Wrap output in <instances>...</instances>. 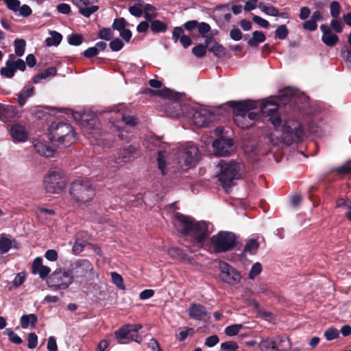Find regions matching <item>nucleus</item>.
Masks as SVG:
<instances>
[{"label": "nucleus", "mask_w": 351, "mask_h": 351, "mask_svg": "<svg viewBox=\"0 0 351 351\" xmlns=\"http://www.w3.org/2000/svg\"><path fill=\"white\" fill-rule=\"evenodd\" d=\"M218 171L217 176H237L241 175L245 171V165L241 162L234 160L226 162L221 160L216 166Z\"/></svg>", "instance_id": "1a4fd4ad"}, {"label": "nucleus", "mask_w": 351, "mask_h": 351, "mask_svg": "<svg viewBox=\"0 0 351 351\" xmlns=\"http://www.w3.org/2000/svg\"><path fill=\"white\" fill-rule=\"evenodd\" d=\"M19 15L23 16L25 17H27L30 16L32 13V10L31 8L27 5H23L22 6H19V10H18Z\"/></svg>", "instance_id": "338daca9"}, {"label": "nucleus", "mask_w": 351, "mask_h": 351, "mask_svg": "<svg viewBox=\"0 0 351 351\" xmlns=\"http://www.w3.org/2000/svg\"><path fill=\"white\" fill-rule=\"evenodd\" d=\"M258 248V243L255 239L249 240L244 248L245 252L250 253V254H254L257 252Z\"/></svg>", "instance_id": "37998d69"}, {"label": "nucleus", "mask_w": 351, "mask_h": 351, "mask_svg": "<svg viewBox=\"0 0 351 351\" xmlns=\"http://www.w3.org/2000/svg\"><path fill=\"white\" fill-rule=\"evenodd\" d=\"M341 54L348 68L351 69V49L342 50Z\"/></svg>", "instance_id": "774afa93"}, {"label": "nucleus", "mask_w": 351, "mask_h": 351, "mask_svg": "<svg viewBox=\"0 0 351 351\" xmlns=\"http://www.w3.org/2000/svg\"><path fill=\"white\" fill-rule=\"evenodd\" d=\"M137 155V152L134 147L128 146L121 149L119 154L118 159L115 161L108 162V168L112 171H116L121 162H128L131 161Z\"/></svg>", "instance_id": "ddd939ff"}, {"label": "nucleus", "mask_w": 351, "mask_h": 351, "mask_svg": "<svg viewBox=\"0 0 351 351\" xmlns=\"http://www.w3.org/2000/svg\"><path fill=\"white\" fill-rule=\"evenodd\" d=\"M9 60H11L12 62V66L14 68V71L16 72L17 70L25 71L26 68L25 62L22 59H18L14 60V56L13 54H10L8 57Z\"/></svg>", "instance_id": "a19ab883"}, {"label": "nucleus", "mask_w": 351, "mask_h": 351, "mask_svg": "<svg viewBox=\"0 0 351 351\" xmlns=\"http://www.w3.org/2000/svg\"><path fill=\"white\" fill-rule=\"evenodd\" d=\"M221 348L226 351H236L238 349V346L234 341H226L221 344Z\"/></svg>", "instance_id": "e2e57ef3"}, {"label": "nucleus", "mask_w": 351, "mask_h": 351, "mask_svg": "<svg viewBox=\"0 0 351 351\" xmlns=\"http://www.w3.org/2000/svg\"><path fill=\"white\" fill-rule=\"evenodd\" d=\"M339 331L337 328L331 327L324 332V337L328 341L333 340L339 337Z\"/></svg>", "instance_id": "8fccbe9b"}, {"label": "nucleus", "mask_w": 351, "mask_h": 351, "mask_svg": "<svg viewBox=\"0 0 351 351\" xmlns=\"http://www.w3.org/2000/svg\"><path fill=\"white\" fill-rule=\"evenodd\" d=\"M123 106L120 104L111 108L110 111L117 114V119L122 120L126 125L134 127L137 123V120L134 116L126 115L123 111Z\"/></svg>", "instance_id": "4be33fe9"}, {"label": "nucleus", "mask_w": 351, "mask_h": 351, "mask_svg": "<svg viewBox=\"0 0 351 351\" xmlns=\"http://www.w3.org/2000/svg\"><path fill=\"white\" fill-rule=\"evenodd\" d=\"M68 43L74 46H78L82 43V36L80 34H72L67 37Z\"/></svg>", "instance_id": "09e8293b"}, {"label": "nucleus", "mask_w": 351, "mask_h": 351, "mask_svg": "<svg viewBox=\"0 0 351 351\" xmlns=\"http://www.w3.org/2000/svg\"><path fill=\"white\" fill-rule=\"evenodd\" d=\"M236 237L230 232L220 231L211 237V245L217 253L231 250L234 247Z\"/></svg>", "instance_id": "423d86ee"}, {"label": "nucleus", "mask_w": 351, "mask_h": 351, "mask_svg": "<svg viewBox=\"0 0 351 351\" xmlns=\"http://www.w3.org/2000/svg\"><path fill=\"white\" fill-rule=\"evenodd\" d=\"M25 273L22 271L16 274L15 276L14 280H13V285L15 287H18L21 286L25 280Z\"/></svg>", "instance_id": "69168bd1"}, {"label": "nucleus", "mask_w": 351, "mask_h": 351, "mask_svg": "<svg viewBox=\"0 0 351 351\" xmlns=\"http://www.w3.org/2000/svg\"><path fill=\"white\" fill-rule=\"evenodd\" d=\"M322 40L328 47H333L338 43L339 38L331 32L327 35H322Z\"/></svg>", "instance_id": "e433bc0d"}, {"label": "nucleus", "mask_w": 351, "mask_h": 351, "mask_svg": "<svg viewBox=\"0 0 351 351\" xmlns=\"http://www.w3.org/2000/svg\"><path fill=\"white\" fill-rule=\"evenodd\" d=\"M56 74V69L54 67H49L43 72L38 73L33 78L34 83H40L42 80H45L49 77L55 76Z\"/></svg>", "instance_id": "c756f323"}, {"label": "nucleus", "mask_w": 351, "mask_h": 351, "mask_svg": "<svg viewBox=\"0 0 351 351\" xmlns=\"http://www.w3.org/2000/svg\"><path fill=\"white\" fill-rule=\"evenodd\" d=\"M98 36L101 39L110 40L112 38V33L110 28H103L99 31Z\"/></svg>", "instance_id": "052dcab7"}, {"label": "nucleus", "mask_w": 351, "mask_h": 351, "mask_svg": "<svg viewBox=\"0 0 351 351\" xmlns=\"http://www.w3.org/2000/svg\"><path fill=\"white\" fill-rule=\"evenodd\" d=\"M295 90L287 88L280 93V98L282 102L287 103L291 101V98L295 95Z\"/></svg>", "instance_id": "a18cd8bd"}, {"label": "nucleus", "mask_w": 351, "mask_h": 351, "mask_svg": "<svg viewBox=\"0 0 351 351\" xmlns=\"http://www.w3.org/2000/svg\"><path fill=\"white\" fill-rule=\"evenodd\" d=\"M192 52L197 58L203 57L206 52V46L198 45L193 48Z\"/></svg>", "instance_id": "13d9d810"}, {"label": "nucleus", "mask_w": 351, "mask_h": 351, "mask_svg": "<svg viewBox=\"0 0 351 351\" xmlns=\"http://www.w3.org/2000/svg\"><path fill=\"white\" fill-rule=\"evenodd\" d=\"M174 223L180 227L182 234L190 238L198 245H202V241L213 231L212 228L210 229V224L207 222L197 221L193 218L181 213H177L175 215Z\"/></svg>", "instance_id": "f03ea898"}, {"label": "nucleus", "mask_w": 351, "mask_h": 351, "mask_svg": "<svg viewBox=\"0 0 351 351\" xmlns=\"http://www.w3.org/2000/svg\"><path fill=\"white\" fill-rule=\"evenodd\" d=\"M190 318L197 321H202L208 317V313L206 308L198 303H193L190 305L189 310Z\"/></svg>", "instance_id": "aec40b11"}, {"label": "nucleus", "mask_w": 351, "mask_h": 351, "mask_svg": "<svg viewBox=\"0 0 351 351\" xmlns=\"http://www.w3.org/2000/svg\"><path fill=\"white\" fill-rule=\"evenodd\" d=\"M79 9V12L85 17H89L98 10L99 7L93 5L95 0H71Z\"/></svg>", "instance_id": "a211bd4d"}, {"label": "nucleus", "mask_w": 351, "mask_h": 351, "mask_svg": "<svg viewBox=\"0 0 351 351\" xmlns=\"http://www.w3.org/2000/svg\"><path fill=\"white\" fill-rule=\"evenodd\" d=\"M32 273L38 274L42 279L45 278L51 271V269L43 265V259L40 257H37L34 259L32 267Z\"/></svg>", "instance_id": "5701e85b"}, {"label": "nucleus", "mask_w": 351, "mask_h": 351, "mask_svg": "<svg viewBox=\"0 0 351 351\" xmlns=\"http://www.w3.org/2000/svg\"><path fill=\"white\" fill-rule=\"evenodd\" d=\"M141 328V324H127L116 330L114 335L119 343L126 344L131 341L140 343L142 339L138 332Z\"/></svg>", "instance_id": "6e6552de"}, {"label": "nucleus", "mask_w": 351, "mask_h": 351, "mask_svg": "<svg viewBox=\"0 0 351 351\" xmlns=\"http://www.w3.org/2000/svg\"><path fill=\"white\" fill-rule=\"evenodd\" d=\"M243 327L242 324H234L226 327L225 333L228 336L236 335Z\"/></svg>", "instance_id": "3c124183"}, {"label": "nucleus", "mask_w": 351, "mask_h": 351, "mask_svg": "<svg viewBox=\"0 0 351 351\" xmlns=\"http://www.w3.org/2000/svg\"><path fill=\"white\" fill-rule=\"evenodd\" d=\"M234 122L242 128H246L253 124L258 117V102L245 101L236 102L233 106Z\"/></svg>", "instance_id": "20e7f679"}, {"label": "nucleus", "mask_w": 351, "mask_h": 351, "mask_svg": "<svg viewBox=\"0 0 351 351\" xmlns=\"http://www.w3.org/2000/svg\"><path fill=\"white\" fill-rule=\"evenodd\" d=\"M219 268L220 270L219 276L223 282L229 285H235L240 281V274L227 263L220 261Z\"/></svg>", "instance_id": "9b49d317"}, {"label": "nucleus", "mask_w": 351, "mask_h": 351, "mask_svg": "<svg viewBox=\"0 0 351 351\" xmlns=\"http://www.w3.org/2000/svg\"><path fill=\"white\" fill-rule=\"evenodd\" d=\"M44 184L48 193H60L65 188L66 182L64 177H45Z\"/></svg>", "instance_id": "dca6fc26"}, {"label": "nucleus", "mask_w": 351, "mask_h": 351, "mask_svg": "<svg viewBox=\"0 0 351 351\" xmlns=\"http://www.w3.org/2000/svg\"><path fill=\"white\" fill-rule=\"evenodd\" d=\"M34 146L37 153L41 156L47 158L53 156L54 149L42 141H35Z\"/></svg>", "instance_id": "b1692460"}, {"label": "nucleus", "mask_w": 351, "mask_h": 351, "mask_svg": "<svg viewBox=\"0 0 351 351\" xmlns=\"http://www.w3.org/2000/svg\"><path fill=\"white\" fill-rule=\"evenodd\" d=\"M74 279L83 278L93 274V266L92 263L86 259H80L71 264L68 269Z\"/></svg>", "instance_id": "9d476101"}, {"label": "nucleus", "mask_w": 351, "mask_h": 351, "mask_svg": "<svg viewBox=\"0 0 351 351\" xmlns=\"http://www.w3.org/2000/svg\"><path fill=\"white\" fill-rule=\"evenodd\" d=\"M213 18L219 27L225 26L232 18L229 4L217 5L213 8Z\"/></svg>", "instance_id": "4468645a"}, {"label": "nucleus", "mask_w": 351, "mask_h": 351, "mask_svg": "<svg viewBox=\"0 0 351 351\" xmlns=\"http://www.w3.org/2000/svg\"><path fill=\"white\" fill-rule=\"evenodd\" d=\"M201 159V154L197 146L187 143L177 152L167 149L158 153V167L162 175L182 173L195 167Z\"/></svg>", "instance_id": "f257e3e1"}, {"label": "nucleus", "mask_w": 351, "mask_h": 351, "mask_svg": "<svg viewBox=\"0 0 351 351\" xmlns=\"http://www.w3.org/2000/svg\"><path fill=\"white\" fill-rule=\"evenodd\" d=\"M12 62L11 60L8 59L5 62V66L0 69V73L2 76L8 78H12L15 74L13 66H12Z\"/></svg>", "instance_id": "72a5a7b5"}, {"label": "nucleus", "mask_w": 351, "mask_h": 351, "mask_svg": "<svg viewBox=\"0 0 351 351\" xmlns=\"http://www.w3.org/2000/svg\"><path fill=\"white\" fill-rule=\"evenodd\" d=\"M37 317L34 314L23 315L21 317V325L23 328H27L30 325L34 327Z\"/></svg>", "instance_id": "2f4dec72"}, {"label": "nucleus", "mask_w": 351, "mask_h": 351, "mask_svg": "<svg viewBox=\"0 0 351 351\" xmlns=\"http://www.w3.org/2000/svg\"><path fill=\"white\" fill-rule=\"evenodd\" d=\"M69 195L73 206L83 208L90 205L96 195V189L88 180L79 178L71 184Z\"/></svg>", "instance_id": "7ed1b4c3"}, {"label": "nucleus", "mask_w": 351, "mask_h": 351, "mask_svg": "<svg viewBox=\"0 0 351 351\" xmlns=\"http://www.w3.org/2000/svg\"><path fill=\"white\" fill-rule=\"evenodd\" d=\"M209 51L213 52L218 57H221L225 54L224 47L217 43H215L211 46Z\"/></svg>", "instance_id": "5fc2aeb1"}, {"label": "nucleus", "mask_w": 351, "mask_h": 351, "mask_svg": "<svg viewBox=\"0 0 351 351\" xmlns=\"http://www.w3.org/2000/svg\"><path fill=\"white\" fill-rule=\"evenodd\" d=\"M150 28L155 33L165 32L167 27V25L161 21L154 20L152 21Z\"/></svg>", "instance_id": "4c0bfd02"}, {"label": "nucleus", "mask_w": 351, "mask_h": 351, "mask_svg": "<svg viewBox=\"0 0 351 351\" xmlns=\"http://www.w3.org/2000/svg\"><path fill=\"white\" fill-rule=\"evenodd\" d=\"M184 29L182 27H176L172 33V39L175 43H177L180 38L184 36Z\"/></svg>", "instance_id": "0e129e2a"}, {"label": "nucleus", "mask_w": 351, "mask_h": 351, "mask_svg": "<svg viewBox=\"0 0 351 351\" xmlns=\"http://www.w3.org/2000/svg\"><path fill=\"white\" fill-rule=\"evenodd\" d=\"M10 134L12 138L18 142H25L29 138L25 127L20 123L14 124L10 130Z\"/></svg>", "instance_id": "412c9836"}, {"label": "nucleus", "mask_w": 351, "mask_h": 351, "mask_svg": "<svg viewBox=\"0 0 351 351\" xmlns=\"http://www.w3.org/2000/svg\"><path fill=\"white\" fill-rule=\"evenodd\" d=\"M217 180L216 183L221 186V188L226 192L229 193L232 186H234V178H240L241 177H216Z\"/></svg>", "instance_id": "a878e982"}, {"label": "nucleus", "mask_w": 351, "mask_h": 351, "mask_svg": "<svg viewBox=\"0 0 351 351\" xmlns=\"http://www.w3.org/2000/svg\"><path fill=\"white\" fill-rule=\"evenodd\" d=\"M213 147L216 155L227 156L234 151V143L232 139L220 138L213 143Z\"/></svg>", "instance_id": "2eb2a0df"}, {"label": "nucleus", "mask_w": 351, "mask_h": 351, "mask_svg": "<svg viewBox=\"0 0 351 351\" xmlns=\"http://www.w3.org/2000/svg\"><path fill=\"white\" fill-rule=\"evenodd\" d=\"M111 278L112 282L121 290H124L125 289V285L123 283V279L122 276L118 273L113 271L111 272Z\"/></svg>", "instance_id": "79ce46f5"}, {"label": "nucleus", "mask_w": 351, "mask_h": 351, "mask_svg": "<svg viewBox=\"0 0 351 351\" xmlns=\"http://www.w3.org/2000/svg\"><path fill=\"white\" fill-rule=\"evenodd\" d=\"M126 24L127 22L124 18L116 19L114 20L112 28L119 32H121L122 29H125Z\"/></svg>", "instance_id": "864d4df0"}, {"label": "nucleus", "mask_w": 351, "mask_h": 351, "mask_svg": "<svg viewBox=\"0 0 351 351\" xmlns=\"http://www.w3.org/2000/svg\"><path fill=\"white\" fill-rule=\"evenodd\" d=\"M262 270L261 264L259 263H254L251 268V270L249 274V278L251 279L254 278L255 276L260 274Z\"/></svg>", "instance_id": "bf43d9fd"}, {"label": "nucleus", "mask_w": 351, "mask_h": 351, "mask_svg": "<svg viewBox=\"0 0 351 351\" xmlns=\"http://www.w3.org/2000/svg\"><path fill=\"white\" fill-rule=\"evenodd\" d=\"M213 117L214 114L210 110L201 108L194 111L191 122L197 127H204L213 121Z\"/></svg>", "instance_id": "f3484780"}, {"label": "nucleus", "mask_w": 351, "mask_h": 351, "mask_svg": "<svg viewBox=\"0 0 351 351\" xmlns=\"http://www.w3.org/2000/svg\"><path fill=\"white\" fill-rule=\"evenodd\" d=\"M4 335H7L9 340L16 344H20L22 343V339L15 332H14L10 328H7L3 332Z\"/></svg>", "instance_id": "49530a36"}, {"label": "nucleus", "mask_w": 351, "mask_h": 351, "mask_svg": "<svg viewBox=\"0 0 351 351\" xmlns=\"http://www.w3.org/2000/svg\"><path fill=\"white\" fill-rule=\"evenodd\" d=\"M194 334V329L193 328H185L181 330L177 335V338L183 341L186 337H191Z\"/></svg>", "instance_id": "de8ad7c7"}, {"label": "nucleus", "mask_w": 351, "mask_h": 351, "mask_svg": "<svg viewBox=\"0 0 351 351\" xmlns=\"http://www.w3.org/2000/svg\"><path fill=\"white\" fill-rule=\"evenodd\" d=\"M339 174H351V160L343 164L341 166L333 169L330 173Z\"/></svg>", "instance_id": "c03bdc74"}, {"label": "nucleus", "mask_w": 351, "mask_h": 351, "mask_svg": "<svg viewBox=\"0 0 351 351\" xmlns=\"http://www.w3.org/2000/svg\"><path fill=\"white\" fill-rule=\"evenodd\" d=\"M258 8L263 12L269 16H277L279 14L278 10L272 5H266L263 3H259Z\"/></svg>", "instance_id": "c9c22d12"}, {"label": "nucleus", "mask_w": 351, "mask_h": 351, "mask_svg": "<svg viewBox=\"0 0 351 351\" xmlns=\"http://www.w3.org/2000/svg\"><path fill=\"white\" fill-rule=\"evenodd\" d=\"M340 5L337 1H332L330 5V14L334 19H337L340 14Z\"/></svg>", "instance_id": "6e6d98bb"}, {"label": "nucleus", "mask_w": 351, "mask_h": 351, "mask_svg": "<svg viewBox=\"0 0 351 351\" xmlns=\"http://www.w3.org/2000/svg\"><path fill=\"white\" fill-rule=\"evenodd\" d=\"M304 137V130L301 125L295 124L293 127L287 124L283 125L282 138L287 143L302 141Z\"/></svg>", "instance_id": "f8f14e48"}, {"label": "nucleus", "mask_w": 351, "mask_h": 351, "mask_svg": "<svg viewBox=\"0 0 351 351\" xmlns=\"http://www.w3.org/2000/svg\"><path fill=\"white\" fill-rule=\"evenodd\" d=\"M134 4L130 6L128 9L130 13L136 17H141L143 14V0H133Z\"/></svg>", "instance_id": "7c9ffc66"}, {"label": "nucleus", "mask_w": 351, "mask_h": 351, "mask_svg": "<svg viewBox=\"0 0 351 351\" xmlns=\"http://www.w3.org/2000/svg\"><path fill=\"white\" fill-rule=\"evenodd\" d=\"M8 8L14 12L16 13L19 10L21 3L19 0H4Z\"/></svg>", "instance_id": "4d7b16f0"}, {"label": "nucleus", "mask_w": 351, "mask_h": 351, "mask_svg": "<svg viewBox=\"0 0 351 351\" xmlns=\"http://www.w3.org/2000/svg\"><path fill=\"white\" fill-rule=\"evenodd\" d=\"M80 124L86 130L87 133H95L99 128V122L94 114L83 113L80 116Z\"/></svg>", "instance_id": "6ab92c4d"}, {"label": "nucleus", "mask_w": 351, "mask_h": 351, "mask_svg": "<svg viewBox=\"0 0 351 351\" xmlns=\"http://www.w3.org/2000/svg\"><path fill=\"white\" fill-rule=\"evenodd\" d=\"M157 95L162 97L163 98L171 100H177L179 98V95L177 93H175L169 88H164L162 90H158Z\"/></svg>", "instance_id": "58836bf2"}, {"label": "nucleus", "mask_w": 351, "mask_h": 351, "mask_svg": "<svg viewBox=\"0 0 351 351\" xmlns=\"http://www.w3.org/2000/svg\"><path fill=\"white\" fill-rule=\"evenodd\" d=\"M49 138L51 141L57 142L63 146H69L75 139L73 127L64 122L52 124L49 129Z\"/></svg>", "instance_id": "39448f33"}, {"label": "nucleus", "mask_w": 351, "mask_h": 351, "mask_svg": "<svg viewBox=\"0 0 351 351\" xmlns=\"http://www.w3.org/2000/svg\"><path fill=\"white\" fill-rule=\"evenodd\" d=\"M258 112L261 111L263 114L266 116H270L277 112L278 105L274 101H267L261 104L259 106L258 103Z\"/></svg>", "instance_id": "bb28decb"}, {"label": "nucleus", "mask_w": 351, "mask_h": 351, "mask_svg": "<svg viewBox=\"0 0 351 351\" xmlns=\"http://www.w3.org/2000/svg\"><path fill=\"white\" fill-rule=\"evenodd\" d=\"M258 348L261 351H277L280 350L278 348L277 340L273 338L263 339L258 343Z\"/></svg>", "instance_id": "393cba45"}, {"label": "nucleus", "mask_w": 351, "mask_h": 351, "mask_svg": "<svg viewBox=\"0 0 351 351\" xmlns=\"http://www.w3.org/2000/svg\"><path fill=\"white\" fill-rule=\"evenodd\" d=\"M12 247V241L5 234L0 235V251L2 253L8 252Z\"/></svg>", "instance_id": "ea45409f"}, {"label": "nucleus", "mask_w": 351, "mask_h": 351, "mask_svg": "<svg viewBox=\"0 0 351 351\" xmlns=\"http://www.w3.org/2000/svg\"><path fill=\"white\" fill-rule=\"evenodd\" d=\"M289 31L285 25H282L278 27L275 31V35L279 39H285L287 36Z\"/></svg>", "instance_id": "603ef678"}, {"label": "nucleus", "mask_w": 351, "mask_h": 351, "mask_svg": "<svg viewBox=\"0 0 351 351\" xmlns=\"http://www.w3.org/2000/svg\"><path fill=\"white\" fill-rule=\"evenodd\" d=\"M34 94V86H25L18 95V102L21 106H23L27 98L33 96Z\"/></svg>", "instance_id": "cd10ccee"}, {"label": "nucleus", "mask_w": 351, "mask_h": 351, "mask_svg": "<svg viewBox=\"0 0 351 351\" xmlns=\"http://www.w3.org/2000/svg\"><path fill=\"white\" fill-rule=\"evenodd\" d=\"M73 282V276L68 269H59L49 276L47 283L51 288L58 290L67 289Z\"/></svg>", "instance_id": "0eeeda50"}, {"label": "nucleus", "mask_w": 351, "mask_h": 351, "mask_svg": "<svg viewBox=\"0 0 351 351\" xmlns=\"http://www.w3.org/2000/svg\"><path fill=\"white\" fill-rule=\"evenodd\" d=\"M14 53L16 56H22L25 51L26 42L24 39L16 38L14 41Z\"/></svg>", "instance_id": "f704fd0d"}, {"label": "nucleus", "mask_w": 351, "mask_h": 351, "mask_svg": "<svg viewBox=\"0 0 351 351\" xmlns=\"http://www.w3.org/2000/svg\"><path fill=\"white\" fill-rule=\"evenodd\" d=\"M266 36L261 31H254L252 37L249 39L247 43L250 47H257L260 43L265 42Z\"/></svg>", "instance_id": "c85d7f7f"}, {"label": "nucleus", "mask_w": 351, "mask_h": 351, "mask_svg": "<svg viewBox=\"0 0 351 351\" xmlns=\"http://www.w3.org/2000/svg\"><path fill=\"white\" fill-rule=\"evenodd\" d=\"M123 47V43L119 38H114L110 43V47L113 51H118Z\"/></svg>", "instance_id": "680f3d73"}, {"label": "nucleus", "mask_w": 351, "mask_h": 351, "mask_svg": "<svg viewBox=\"0 0 351 351\" xmlns=\"http://www.w3.org/2000/svg\"><path fill=\"white\" fill-rule=\"evenodd\" d=\"M50 37H48L45 40V43L47 46H57L58 45L62 39V36L56 32V31H51L50 32Z\"/></svg>", "instance_id": "473e14b6"}]
</instances>
